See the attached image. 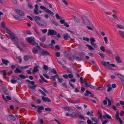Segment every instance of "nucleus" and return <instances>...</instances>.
Wrapping results in <instances>:
<instances>
[{"label": "nucleus", "mask_w": 124, "mask_h": 124, "mask_svg": "<svg viewBox=\"0 0 124 124\" xmlns=\"http://www.w3.org/2000/svg\"><path fill=\"white\" fill-rule=\"evenodd\" d=\"M117 28H119L120 29L124 30V27L121 25L117 24Z\"/></svg>", "instance_id": "37"}, {"label": "nucleus", "mask_w": 124, "mask_h": 124, "mask_svg": "<svg viewBox=\"0 0 124 124\" xmlns=\"http://www.w3.org/2000/svg\"><path fill=\"white\" fill-rule=\"evenodd\" d=\"M83 39L84 40H85L87 42H88L89 41V39L88 38L84 37L83 38Z\"/></svg>", "instance_id": "64"}, {"label": "nucleus", "mask_w": 124, "mask_h": 124, "mask_svg": "<svg viewBox=\"0 0 124 124\" xmlns=\"http://www.w3.org/2000/svg\"><path fill=\"white\" fill-rule=\"evenodd\" d=\"M11 82L13 84H15L16 82H17L19 84H20V82L17 81L16 78H13L11 80Z\"/></svg>", "instance_id": "14"}, {"label": "nucleus", "mask_w": 124, "mask_h": 124, "mask_svg": "<svg viewBox=\"0 0 124 124\" xmlns=\"http://www.w3.org/2000/svg\"><path fill=\"white\" fill-rule=\"evenodd\" d=\"M78 117L79 118H81V119H83L84 120H85V117H84L82 115H81L80 116H78Z\"/></svg>", "instance_id": "51"}, {"label": "nucleus", "mask_w": 124, "mask_h": 124, "mask_svg": "<svg viewBox=\"0 0 124 124\" xmlns=\"http://www.w3.org/2000/svg\"><path fill=\"white\" fill-rule=\"evenodd\" d=\"M101 63L104 66H107L106 63H107L109 66H110L114 67H116L115 64H110L109 62H104L103 61H102L101 62Z\"/></svg>", "instance_id": "6"}, {"label": "nucleus", "mask_w": 124, "mask_h": 124, "mask_svg": "<svg viewBox=\"0 0 124 124\" xmlns=\"http://www.w3.org/2000/svg\"><path fill=\"white\" fill-rule=\"evenodd\" d=\"M86 46L88 47L89 49V50H94V49L91 46L88 44L86 45Z\"/></svg>", "instance_id": "32"}, {"label": "nucleus", "mask_w": 124, "mask_h": 124, "mask_svg": "<svg viewBox=\"0 0 124 124\" xmlns=\"http://www.w3.org/2000/svg\"><path fill=\"white\" fill-rule=\"evenodd\" d=\"M118 34L122 37L124 39V31L119 30L118 31Z\"/></svg>", "instance_id": "19"}, {"label": "nucleus", "mask_w": 124, "mask_h": 124, "mask_svg": "<svg viewBox=\"0 0 124 124\" xmlns=\"http://www.w3.org/2000/svg\"><path fill=\"white\" fill-rule=\"evenodd\" d=\"M103 39L104 41L105 42V43L106 44H108V40L107 38L106 37H104L103 38Z\"/></svg>", "instance_id": "48"}, {"label": "nucleus", "mask_w": 124, "mask_h": 124, "mask_svg": "<svg viewBox=\"0 0 124 124\" xmlns=\"http://www.w3.org/2000/svg\"><path fill=\"white\" fill-rule=\"evenodd\" d=\"M16 58L18 59L19 60V62L20 63H21L22 61V59L21 56L17 57H16Z\"/></svg>", "instance_id": "52"}, {"label": "nucleus", "mask_w": 124, "mask_h": 124, "mask_svg": "<svg viewBox=\"0 0 124 124\" xmlns=\"http://www.w3.org/2000/svg\"><path fill=\"white\" fill-rule=\"evenodd\" d=\"M105 98L106 99V100L108 101V106H110L111 105V103L110 100L107 97H106Z\"/></svg>", "instance_id": "31"}, {"label": "nucleus", "mask_w": 124, "mask_h": 124, "mask_svg": "<svg viewBox=\"0 0 124 124\" xmlns=\"http://www.w3.org/2000/svg\"><path fill=\"white\" fill-rule=\"evenodd\" d=\"M103 117L105 119L106 118H107L108 119L111 118V116L106 113H105V114L103 116Z\"/></svg>", "instance_id": "22"}, {"label": "nucleus", "mask_w": 124, "mask_h": 124, "mask_svg": "<svg viewBox=\"0 0 124 124\" xmlns=\"http://www.w3.org/2000/svg\"><path fill=\"white\" fill-rule=\"evenodd\" d=\"M112 16L113 17V18H112V19L114 21H117L118 19V17L116 15H113Z\"/></svg>", "instance_id": "27"}, {"label": "nucleus", "mask_w": 124, "mask_h": 124, "mask_svg": "<svg viewBox=\"0 0 124 124\" xmlns=\"http://www.w3.org/2000/svg\"><path fill=\"white\" fill-rule=\"evenodd\" d=\"M18 42L19 41L18 40V41H16L14 42V43L15 45L19 48L20 47V46L18 44Z\"/></svg>", "instance_id": "61"}, {"label": "nucleus", "mask_w": 124, "mask_h": 124, "mask_svg": "<svg viewBox=\"0 0 124 124\" xmlns=\"http://www.w3.org/2000/svg\"><path fill=\"white\" fill-rule=\"evenodd\" d=\"M37 85H34L33 86L32 85H29L28 87V88L29 89H34L36 87Z\"/></svg>", "instance_id": "28"}, {"label": "nucleus", "mask_w": 124, "mask_h": 124, "mask_svg": "<svg viewBox=\"0 0 124 124\" xmlns=\"http://www.w3.org/2000/svg\"><path fill=\"white\" fill-rule=\"evenodd\" d=\"M16 13V14L20 16H23L24 15V13L21 10L17 9H15Z\"/></svg>", "instance_id": "8"}, {"label": "nucleus", "mask_w": 124, "mask_h": 124, "mask_svg": "<svg viewBox=\"0 0 124 124\" xmlns=\"http://www.w3.org/2000/svg\"><path fill=\"white\" fill-rule=\"evenodd\" d=\"M101 50L103 52H105L106 50L104 47L101 46L100 47Z\"/></svg>", "instance_id": "59"}, {"label": "nucleus", "mask_w": 124, "mask_h": 124, "mask_svg": "<svg viewBox=\"0 0 124 124\" xmlns=\"http://www.w3.org/2000/svg\"><path fill=\"white\" fill-rule=\"evenodd\" d=\"M2 62L6 66H7L8 63H9V61L7 60H6L4 59H2Z\"/></svg>", "instance_id": "20"}, {"label": "nucleus", "mask_w": 124, "mask_h": 124, "mask_svg": "<svg viewBox=\"0 0 124 124\" xmlns=\"http://www.w3.org/2000/svg\"><path fill=\"white\" fill-rule=\"evenodd\" d=\"M43 69L45 70H47L48 69V67L45 65H44Z\"/></svg>", "instance_id": "56"}, {"label": "nucleus", "mask_w": 124, "mask_h": 124, "mask_svg": "<svg viewBox=\"0 0 124 124\" xmlns=\"http://www.w3.org/2000/svg\"><path fill=\"white\" fill-rule=\"evenodd\" d=\"M62 86L64 87L65 88H67V87L66 83H63L62 84Z\"/></svg>", "instance_id": "49"}, {"label": "nucleus", "mask_w": 124, "mask_h": 124, "mask_svg": "<svg viewBox=\"0 0 124 124\" xmlns=\"http://www.w3.org/2000/svg\"><path fill=\"white\" fill-rule=\"evenodd\" d=\"M92 120L95 122L96 123H98V122L97 119L95 117H93L91 118Z\"/></svg>", "instance_id": "44"}, {"label": "nucleus", "mask_w": 124, "mask_h": 124, "mask_svg": "<svg viewBox=\"0 0 124 124\" xmlns=\"http://www.w3.org/2000/svg\"><path fill=\"white\" fill-rule=\"evenodd\" d=\"M33 18L34 19L36 23L38 24L39 23H40L39 22L40 19V17L39 16H33Z\"/></svg>", "instance_id": "10"}, {"label": "nucleus", "mask_w": 124, "mask_h": 124, "mask_svg": "<svg viewBox=\"0 0 124 124\" xmlns=\"http://www.w3.org/2000/svg\"><path fill=\"white\" fill-rule=\"evenodd\" d=\"M116 119L118 120L119 122H120V123L121 124H122L123 123V122L121 119V118L119 117V113L118 112V110H117V111L116 112Z\"/></svg>", "instance_id": "9"}, {"label": "nucleus", "mask_w": 124, "mask_h": 124, "mask_svg": "<svg viewBox=\"0 0 124 124\" xmlns=\"http://www.w3.org/2000/svg\"><path fill=\"white\" fill-rule=\"evenodd\" d=\"M45 12L46 13L51 16H53L54 15V14L53 12L47 8Z\"/></svg>", "instance_id": "21"}, {"label": "nucleus", "mask_w": 124, "mask_h": 124, "mask_svg": "<svg viewBox=\"0 0 124 124\" xmlns=\"http://www.w3.org/2000/svg\"><path fill=\"white\" fill-rule=\"evenodd\" d=\"M33 52L34 54H37L38 53V51L36 48H34L33 49Z\"/></svg>", "instance_id": "40"}, {"label": "nucleus", "mask_w": 124, "mask_h": 124, "mask_svg": "<svg viewBox=\"0 0 124 124\" xmlns=\"http://www.w3.org/2000/svg\"><path fill=\"white\" fill-rule=\"evenodd\" d=\"M55 16L57 19L59 20L61 19V18L58 13H56L55 15Z\"/></svg>", "instance_id": "58"}, {"label": "nucleus", "mask_w": 124, "mask_h": 124, "mask_svg": "<svg viewBox=\"0 0 124 124\" xmlns=\"http://www.w3.org/2000/svg\"><path fill=\"white\" fill-rule=\"evenodd\" d=\"M2 96L3 98V99L5 101L8 102V101L7 99L4 97V95L2 94Z\"/></svg>", "instance_id": "60"}, {"label": "nucleus", "mask_w": 124, "mask_h": 124, "mask_svg": "<svg viewBox=\"0 0 124 124\" xmlns=\"http://www.w3.org/2000/svg\"><path fill=\"white\" fill-rule=\"evenodd\" d=\"M1 26L3 28L5 29H6V28H7V27L5 26L6 25L5 24V23L4 22H2L1 23Z\"/></svg>", "instance_id": "42"}, {"label": "nucleus", "mask_w": 124, "mask_h": 124, "mask_svg": "<svg viewBox=\"0 0 124 124\" xmlns=\"http://www.w3.org/2000/svg\"><path fill=\"white\" fill-rule=\"evenodd\" d=\"M41 54L43 56L45 55L46 56L48 55H49V53L46 50H44L43 51V52L41 54H40V55H41Z\"/></svg>", "instance_id": "23"}, {"label": "nucleus", "mask_w": 124, "mask_h": 124, "mask_svg": "<svg viewBox=\"0 0 124 124\" xmlns=\"http://www.w3.org/2000/svg\"><path fill=\"white\" fill-rule=\"evenodd\" d=\"M91 42H94L95 41V40L94 38L93 37H91L90 39Z\"/></svg>", "instance_id": "50"}, {"label": "nucleus", "mask_w": 124, "mask_h": 124, "mask_svg": "<svg viewBox=\"0 0 124 124\" xmlns=\"http://www.w3.org/2000/svg\"><path fill=\"white\" fill-rule=\"evenodd\" d=\"M74 59H75L78 61L79 62L82 61L84 60L83 57H79L77 56H73Z\"/></svg>", "instance_id": "12"}, {"label": "nucleus", "mask_w": 124, "mask_h": 124, "mask_svg": "<svg viewBox=\"0 0 124 124\" xmlns=\"http://www.w3.org/2000/svg\"><path fill=\"white\" fill-rule=\"evenodd\" d=\"M18 42L19 41L18 40V41H16L14 42V43L15 45L19 48L20 47V46L18 44Z\"/></svg>", "instance_id": "62"}, {"label": "nucleus", "mask_w": 124, "mask_h": 124, "mask_svg": "<svg viewBox=\"0 0 124 124\" xmlns=\"http://www.w3.org/2000/svg\"><path fill=\"white\" fill-rule=\"evenodd\" d=\"M82 84L83 85L85 86L86 87H88V82H87L85 81H84V83Z\"/></svg>", "instance_id": "38"}, {"label": "nucleus", "mask_w": 124, "mask_h": 124, "mask_svg": "<svg viewBox=\"0 0 124 124\" xmlns=\"http://www.w3.org/2000/svg\"><path fill=\"white\" fill-rule=\"evenodd\" d=\"M3 91L6 95H9V93L8 91V89L6 88H2Z\"/></svg>", "instance_id": "15"}, {"label": "nucleus", "mask_w": 124, "mask_h": 124, "mask_svg": "<svg viewBox=\"0 0 124 124\" xmlns=\"http://www.w3.org/2000/svg\"><path fill=\"white\" fill-rule=\"evenodd\" d=\"M10 36V38L14 42L16 41H18V40H19L14 35V33H13Z\"/></svg>", "instance_id": "4"}, {"label": "nucleus", "mask_w": 124, "mask_h": 124, "mask_svg": "<svg viewBox=\"0 0 124 124\" xmlns=\"http://www.w3.org/2000/svg\"><path fill=\"white\" fill-rule=\"evenodd\" d=\"M107 86L108 87L107 89V91L109 92L111 91L112 89V88L111 87V85L110 84H108Z\"/></svg>", "instance_id": "33"}, {"label": "nucleus", "mask_w": 124, "mask_h": 124, "mask_svg": "<svg viewBox=\"0 0 124 124\" xmlns=\"http://www.w3.org/2000/svg\"><path fill=\"white\" fill-rule=\"evenodd\" d=\"M40 8L41 9L44 10L45 12L47 9L46 8L42 6H40Z\"/></svg>", "instance_id": "41"}, {"label": "nucleus", "mask_w": 124, "mask_h": 124, "mask_svg": "<svg viewBox=\"0 0 124 124\" xmlns=\"http://www.w3.org/2000/svg\"><path fill=\"white\" fill-rule=\"evenodd\" d=\"M33 57L32 56L27 55H25L23 57L25 61H27L30 59H33Z\"/></svg>", "instance_id": "11"}, {"label": "nucleus", "mask_w": 124, "mask_h": 124, "mask_svg": "<svg viewBox=\"0 0 124 124\" xmlns=\"http://www.w3.org/2000/svg\"><path fill=\"white\" fill-rule=\"evenodd\" d=\"M39 66H35L34 69L32 70L33 73V74H35L37 72L39 71V70L38 69V68L39 67Z\"/></svg>", "instance_id": "16"}, {"label": "nucleus", "mask_w": 124, "mask_h": 124, "mask_svg": "<svg viewBox=\"0 0 124 124\" xmlns=\"http://www.w3.org/2000/svg\"><path fill=\"white\" fill-rule=\"evenodd\" d=\"M28 7L31 9H32L33 8V6L29 2L28 3Z\"/></svg>", "instance_id": "55"}, {"label": "nucleus", "mask_w": 124, "mask_h": 124, "mask_svg": "<svg viewBox=\"0 0 124 124\" xmlns=\"http://www.w3.org/2000/svg\"><path fill=\"white\" fill-rule=\"evenodd\" d=\"M82 18L84 24L86 25H88L89 24V22L87 18L85 16H82Z\"/></svg>", "instance_id": "7"}, {"label": "nucleus", "mask_w": 124, "mask_h": 124, "mask_svg": "<svg viewBox=\"0 0 124 124\" xmlns=\"http://www.w3.org/2000/svg\"><path fill=\"white\" fill-rule=\"evenodd\" d=\"M14 72L16 73H21L22 72V71L19 69L17 68L15 70Z\"/></svg>", "instance_id": "34"}, {"label": "nucleus", "mask_w": 124, "mask_h": 124, "mask_svg": "<svg viewBox=\"0 0 124 124\" xmlns=\"http://www.w3.org/2000/svg\"><path fill=\"white\" fill-rule=\"evenodd\" d=\"M57 33L56 31H54L53 30L49 29L47 33L48 35H57Z\"/></svg>", "instance_id": "5"}, {"label": "nucleus", "mask_w": 124, "mask_h": 124, "mask_svg": "<svg viewBox=\"0 0 124 124\" xmlns=\"http://www.w3.org/2000/svg\"><path fill=\"white\" fill-rule=\"evenodd\" d=\"M27 41L32 45H35L38 44L36 42L34 39H32L30 37H28L27 38Z\"/></svg>", "instance_id": "3"}, {"label": "nucleus", "mask_w": 124, "mask_h": 124, "mask_svg": "<svg viewBox=\"0 0 124 124\" xmlns=\"http://www.w3.org/2000/svg\"><path fill=\"white\" fill-rule=\"evenodd\" d=\"M64 56L66 58L71 61H73L74 60L73 56L71 53H67L66 51H65L64 54Z\"/></svg>", "instance_id": "1"}, {"label": "nucleus", "mask_w": 124, "mask_h": 124, "mask_svg": "<svg viewBox=\"0 0 124 124\" xmlns=\"http://www.w3.org/2000/svg\"><path fill=\"white\" fill-rule=\"evenodd\" d=\"M45 110L46 111H48L49 112H51L52 111L51 109L49 108H45Z\"/></svg>", "instance_id": "54"}, {"label": "nucleus", "mask_w": 124, "mask_h": 124, "mask_svg": "<svg viewBox=\"0 0 124 124\" xmlns=\"http://www.w3.org/2000/svg\"><path fill=\"white\" fill-rule=\"evenodd\" d=\"M31 106L32 107H34L35 108H38L37 111L39 114L42 113V112L41 110H43L44 109V107L42 106H36L33 104H31Z\"/></svg>", "instance_id": "2"}, {"label": "nucleus", "mask_w": 124, "mask_h": 124, "mask_svg": "<svg viewBox=\"0 0 124 124\" xmlns=\"http://www.w3.org/2000/svg\"><path fill=\"white\" fill-rule=\"evenodd\" d=\"M67 100L70 103H73L74 104H75V103L73 101L71 100L70 98L68 99H67Z\"/></svg>", "instance_id": "47"}, {"label": "nucleus", "mask_w": 124, "mask_h": 124, "mask_svg": "<svg viewBox=\"0 0 124 124\" xmlns=\"http://www.w3.org/2000/svg\"><path fill=\"white\" fill-rule=\"evenodd\" d=\"M46 36H45L40 38V40L42 42H44L46 40Z\"/></svg>", "instance_id": "35"}, {"label": "nucleus", "mask_w": 124, "mask_h": 124, "mask_svg": "<svg viewBox=\"0 0 124 124\" xmlns=\"http://www.w3.org/2000/svg\"><path fill=\"white\" fill-rule=\"evenodd\" d=\"M39 11L38 9H34V14L36 15H38L39 14V13L38 12Z\"/></svg>", "instance_id": "36"}, {"label": "nucleus", "mask_w": 124, "mask_h": 124, "mask_svg": "<svg viewBox=\"0 0 124 124\" xmlns=\"http://www.w3.org/2000/svg\"><path fill=\"white\" fill-rule=\"evenodd\" d=\"M62 108H64V109L67 111H69L70 110V109L69 107H62Z\"/></svg>", "instance_id": "46"}, {"label": "nucleus", "mask_w": 124, "mask_h": 124, "mask_svg": "<svg viewBox=\"0 0 124 124\" xmlns=\"http://www.w3.org/2000/svg\"><path fill=\"white\" fill-rule=\"evenodd\" d=\"M76 112H74L70 114V116L76 117Z\"/></svg>", "instance_id": "45"}, {"label": "nucleus", "mask_w": 124, "mask_h": 124, "mask_svg": "<svg viewBox=\"0 0 124 124\" xmlns=\"http://www.w3.org/2000/svg\"><path fill=\"white\" fill-rule=\"evenodd\" d=\"M0 73H3V75L5 76L7 75V70H0Z\"/></svg>", "instance_id": "29"}, {"label": "nucleus", "mask_w": 124, "mask_h": 124, "mask_svg": "<svg viewBox=\"0 0 124 124\" xmlns=\"http://www.w3.org/2000/svg\"><path fill=\"white\" fill-rule=\"evenodd\" d=\"M19 77L23 79H25L26 78L25 76L23 75H19Z\"/></svg>", "instance_id": "63"}, {"label": "nucleus", "mask_w": 124, "mask_h": 124, "mask_svg": "<svg viewBox=\"0 0 124 124\" xmlns=\"http://www.w3.org/2000/svg\"><path fill=\"white\" fill-rule=\"evenodd\" d=\"M5 30H7V33L8 34H9V35H11L13 33H12V31L8 28H6Z\"/></svg>", "instance_id": "26"}, {"label": "nucleus", "mask_w": 124, "mask_h": 124, "mask_svg": "<svg viewBox=\"0 0 124 124\" xmlns=\"http://www.w3.org/2000/svg\"><path fill=\"white\" fill-rule=\"evenodd\" d=\"M39 25L42 26H46L47 25V24L45 21H43L41 23H39Z\"/></svg>", "instance_id": "17"}, {"label": "nucleus", "mask_w": 124, "mask_h": 124, "mask_svg": "<svg viewBox=\"0 0 124 124\" xmlns=\"http://www.w3.org/2000/svg\"><path fill=\"white\" fill-rule=\"evenodd\" d=\"M9 117L11 120L14 121H15L16 120V118L13 114H11L10 115H9Z\"/></svg>", "instance_id": "24"}, {"label": "nucleus", "mask_w": 124, "mask_h": 124, "mask_svg": "<svg viewBox=\"0 0 124 124\" xmlns=\"http://www.w3.org/2000/svg\"><path fill=\"white\" fill-rule=\"evenodd\" d=\"M115 59L116 62L118 63H121V60L119 56H116L115 57Z\"/></svg>", "instance_id": "25"}, {"label": "nucleus", "mask_w": 124, "mask_h": 124, "mask_svg": "<svg viewBox=\"0 0 124 124\" xmlns=\"http://www.w3.org/2000/svg\"><path fill=\"white\" fill-rule=\"evenodd\" d=\"M40 77L41 78V79L42 80L44 81L46 83H47L48 81L47 80H46L45 79V78L42 75H40Z\"/></svg>", "instance_id": "43"}, {"label": "nucleus", "mask_w": 124, "mask_h": 124, "mask_svg": "<svg viewBox=\"0 0 124 124\" xmlns=\"http://www.w3.org/2000/svg\"><path fill=\"white\" fill-rule=\"evenodd\" d=\"M91 92L90 91L86 90L85 91V92L84 93V95L85 96H88L90 94Z\"/></svg>", "instance_id": "30"}, {"label": "nucleus", "mask_w": 124, "mask_h": 124, "mask_svg": "<svg viewBox=\"0 0 124 124\" xmlns=\"http://www.w3.org/2000/svg\"><path fill=\"white\" fill-rule=\"evenodd\" d=\"M51 72L54 74H56L57 73L55 69L54 68L52 69Z\"/></svg>", "instance_id": "57"}, {"label": "nucleus", "mask_w": 124, "mask_h": 124, "mask_svg": "<svg viewBox=\"0 0 124 124\" xmlns=\"http://www.w3.org/2000/svg\"><path fill=\"white\" fill-rule=\"evenodd\" d=\"M98 54L101 56V57L102 58H104L105 55L104 54H102L100 52H99L98 53Z\"/></svg>", "instance_id": "53"}, {"label": "nucleus", "mask_w": 124, "mask_h": 124, "mask_svg": "<svg viewBox=\"0 0 124 124\" xmlns=\"http://www.w3.org/2000/svg\"><path fill=\"white\" fill-rule=\"evenodd\" d=\"M72 18L74 19V21L75 22L79 23L80 22V20L76 16H73Z\"/></svg>", "instance_id": "18"}, {"label": "nucleus", "mask_w": 124, "mask_h": 124, "mask_svg": "<svg viewBox=\"0 0 124 124\" xmlns=\"http://www.w3.org/2000/svg\"><path fill=\"white\" fill-rule=\"evenodd\" d=\"M42 99L45 102L47 101L48 102H51L50 99L48 97H45L44 96H43L42 97Z\"/></svg>", "instance_id": "13"}, {"label": "nucleus", "mask_w": 124, "mask_h": 124, "mask_svg": "<svg viewBox=\"0 0 124 124\" xmlns=\"http://www.w3.org/2000/svg\"><path fill=\"white\" fill-rule=\"evenodd\" d=\"M68 33L65 34H64V39L65 40H67L68 38Z\"/></svg>", "instance_id": "39"}]
</instances>
